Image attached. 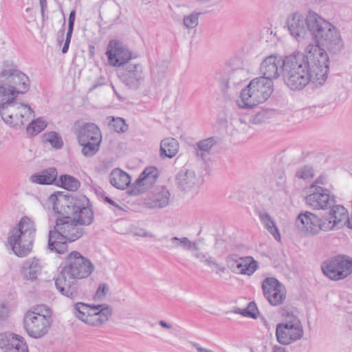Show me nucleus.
<instances>
[{"instance_id": "f257e3e1", "label": "nucleus", "mask_w": 352, "mask_h": 352, "mask_svg": "<svg viewBox=\"0 0 352 352\" xmlns=\"http://www.w3.org/2000/svg\"><path fill=\"white\" fill-rule=\"evenodd\" d=\"M305 54L294 52L283 58V73L316 70L319 85L324 83L329 70V59L326 52L318 45L309 44Z\"/></svg>"}, {"instance_id": "f03ea898", "label": "nucleus", "mask_w": 352, "mask_h": 352, "mask_svg": "<svg viewBox=\"0 0 352 352\" xmlns=\"http://www.w3.org/2000/svg\"><path fill=\"white\" fill-rule=\"evenodd\" d=\"M94 270V265L89 259L78 252H72L66 258L65 265L55 280L57 289L64 296L76 299L79 296L76 279L89 276Z\"/></svg>"}, {"instance_id": "7ed1b4c3", "label": "nucleus", "mask_w": 352, "mask_h": 352, "mask_svg": "<svg viewBox=\"0 0 352 352\" xmlns=\"http://www.w3.org/2000/svg\"><path fill=\"white\" fill-rule=\"evenodd\" d=\"M0 78V113L3 120L8 125L21 127L29 119L34 116V111L28 104L16 101L17 95L14 88L10 87Z\"/></svg>"}, {"instance_id": "20e7f679", "label": "nucleus", "mask_w": 352, "mask_h": 352, "mask_svg": "<svg viewBox=\"0 0 352 352\" xmlns=\"http://www.w3.org/2000/svg\"><path fill=\"white\" fill-rule=\"evenodd\" d=\"M86 234V230L72 217L60 215L56 219L54 230L49 232L47 248L50 252L63 254L68 251L67 242H74Z\"/></svg>"}, {"instance_id": "39448f33", "label": "nucleus", "mask_w": 352, "mask_h": 352, "mask_svg": "<svg viewBox=\"0 0 352 352\" xmlns=\"http://www.w3.org/2000/svg\"><path fill=\"white\" fill-rule=\"evenodd\" d=\"M54 210L60 215L72 217L82 227L90 226L94 220V213L89 199L82 195L52 196Z\"/></svg>"}, {"instance_id": "423d86ee", "label": "nucleus", "mask_w": 352, "mask_h": 352, "mask_svg": "<svg viewBox=\"0 0 352 352\" xmlns=\"http://www.w3.org/2000/svg\"><path fill=\"white\" fill-rule=\"evenodd\" d=\"M35 232L34 221L27 217H22L17 226L10 231L8 242L16 255L23 257L31 252Z\"/></svg>"}, {"instance_id": "0eeeda50", "label": "nucleus", "mask_w": 352, "mask_h": 352, "mask_svg": "<svg viewBox=\"0 0 352 352\" xmlns=\"http://www.w3.org/2000/svg\"><path fill=\"white\" fill-rule=\"evenodd\" d=\"M273 82L266 78L258 77L252 80L242 89L238 105L242 109H250L267 100L274 91Z\"/></svg>"}, {"instance_id": "6e6552de", "label": "nucleus", "mask_w": 352, "mask_h": 352, "mask_svg": "<svg viewBox=\"0 0 352 352\" xmlns=\"http://www.w3.org/2000/svg\"><path fill=\"white\" fill-rule=\"evenodd\" d=\"M52 310L45 305L32 307L25 315L24 326L28 334L34 338L44 336L51 326Z\"/></svg>"}, {"instance_id": "1a4fd4ad", "label": "nucleus", "mask_w": 352, "mask_h": 352, "mask_svg": "<svg viewBox=\"0 0 352 352\" xmlns=\"http://www.w3.org/2000/svg\"><path fill=\"white\" fill-rule=\"evenodd\" d=\"M312 36L316 42L314 45H318L324 51L326 49L332 54L340 52L344 47L339 30L322 18Z\"/></svg>"}, {"instance_id": "9d476101", "label": "nucleus", "mask_w": 352, "mask_h": 352, "mask_svg": "<svg viewBox=\"0 0 352 352\" xmlns=\"http://www.w3.org/2000/svg\"><path fill=\"white\" fill-rule=\"evenodd\" d=\"M111 314V308L106 305L90 306L83 302H77L74 306L76 317L91 326H101L109 320Z\"/></svg>"}, {"instance_id": "9b49d317", "label": "nucleus", "mask_w": 352, "mask_h": 352, "mask_svg": "<svg viewBox=\"0 0 352 352\" xmlns=\"http://www.w3.org/2000/svg\"><path fill=\"white\" fill-rule=\"evenodd\" d=\"M320 19L321 17L313 12H310L307 16L296 12L287 18V25L291 36L298 41L305 37L307 31L313 35Z\"/></svg>"}, {"instance_id": "f8f14e48", "label": "nucleus", "mask_w": 352, "mask_h": 352, "mask_svg": "<svg viewBox=\"0 0 352 352\" xmlns=\"http://www.w3.org/2000/svg\"><path fill=\"white\" fill-rule=\"evenodd\" d=\"M321 269L331 280H343L352 274V258L345 254L336 255L324 261Z\"/></svg>"}, {"instance_id": "ddd939ff", "label": "nucleus", "mask_w": 352, "mask_h": 352, "mask_svg": "<svg viewBox=\"0 0 352 352\" xmlns=\"http://www.w3.org/2000/svg\"><path fill=\"white\" fill-rule=\"evenodd\" d=\"M78 143L82 148V153L86 157L94 155L100 148L102 135L100 129L94 123H85L78 130Z\"/></svg>"}, {"instance_id": "4468645a", "label": "nucleus", "mask_w": 352, "mask_h": 352, "mask_svg": "<svg viewBox=\"0 0 352 352\" xmlns=\"http://www.w3.org/2000/svg\"><path fill=\"white\" fill-rule=\"evenodd\" d=\"M0 78L8 84L10 87L16 88L14 93L18 96L26 93L30 87L28 77L18 69L12 63H5L0 71Z\"/></svg>"}, {"instance_id": "2eb2a0df", "label": "nucleus", "mask_w": 352, "mask_h": 352, "mask_svg": "<svg viewBox=\"0 0 352 352\" xmlns=\"http://www.w3.org/2000/svg\"><path fill=\"white\" fill-rule=\"evenodd\" d=\"M296 226L298 229L313 236L318 234L320 231H329L324 214L322 218H319L315 214L307 211L298 214Z\"/></svg>"}, {"instance_id": "dca6fc26", "label": "nucleus", "mask_w": 352, "mask_h": 352, "mask_svg": "<svg viewBox=\"0 0 352 352\" xmlns=\"http://www.w3.org/2000/svg\"><path fill=\"white\" fill-rule=\"evenodd\" d=\"M306 204L316 210H326L336 204L334 196L330 195L327 188L316 184L310 186V194L305 197Z\"/></svg>"}, {"instance_id": "f3484780", "label": "nucleus", "mask_w": 352, "mask_h": 352, "mask_svg": "<svg viewBox=\"0 0 352 352\" xmlns=\"http://www.w3.org/2000/svg\"><path fill=\"white\" fill-rule=\"evenodd\" d=\"M228 267L234 273L252 276L258 269V263L252 256H239L236 254L226 257Z\"/></svg>"}, {"instance_id": "a211bd4d", "label": "nucleus", "mask_w": 352, "mask_h": 352, "mask_svg": "<svg viewBox=\"0 0 352 352\" xmlns=\"http://www.w3.org/2000/svg\"><path fill=\"white\" fill-rule=\"evenodd\" d=\"M263 296L272 306H278L286 298L285 286L276 278L268 277L262 282Z\"/></svg>"}, {"instance_id": "6ab92c4d", "label": "nucleus", "mask_w": 352, "mask_h": 352, "mask_svg": "<svg viewBox=\"0 0 352 352\" xmlns=\"http://www.w3.org/2000/svg\"><path fill=\"white\" fill-rule=\"evenodd\" d=\"M119 78L129 89H137L144 82L145 74L140 64H130L120 69Z\"/></svg>"}, {"instance_id": "aec40b11", "label": "nucleus", "mask_w": 352, "mask_h": 352, "mask_svg": "<svg viewBox=\"0 0 352 352\" xmlns=\"http://www.w3.org/2000/svg\"><path fill=\"white\" fill-rule=\"evenodd\" d=\"M317 71L296 72L283 73L285 84L292 90H300L303 89L309 82L319 84V80L316 76Z\"/></svg>"}, {"instance_id": "412c9836", "label": "nucleus", "mask_w": 352, "mask_h": 352, "mask_svg": "<svg viewBox=\"0 0 352 352\" xmlns=\"http://www.w3.org/2000/svg\"><path fill=\"white\" fill-rule=\"evenodd\" d=\"M106 54L110 65L114 67L123 65L132 58V54L127 47L117 40L109 43Z\"/></svg>"}, {"instance_id": "4be33fe9", "label": "nucleus", "mask_w": 352, "mask_h": 352, "mask_svg": "<svg viewBox=\"0 0 352 352\" xmlns=\"http://www.w3.org/2000/svg\"><path fill=\"white\" fill-rule=\"evenodd\" d=\"M160 175L159 170L154 166L144 168L139 177L132 184V192L135 195H140L148 190L156 183Z\"/></svg>"}, {"instance_id": "5701e85b", "label": "nucleus", "mask_w": 352, "mask_h": 352, "mask_svg": "<svg viewBox=\"0 0 352 352\" xmlns=\"http://www.w3.org/2000/svg\"><path fill=\"white\" fill-rule=\"evenodd\" d=\"M303 327H291L287 324L278 323L276 327V337L281 345H289L303 336Z\"/></svg>"}, {"instance_id": "b1692460", "label": "nucleus", "mask_w": 352, "mask_h": 352, "mask_svg": "<svg viewBox=\"0 0 352 352\" xmlns=\"http://www.w3.org/2000/svg\"><path fill=\"white\" fill-rule=\"evenodd\" d=\"M283 59L280 56L270 55L266 57L261 64L260 71L263 78L272 81L283 73Z\"/></svg>"}, {"instance_id": "393cba45", "label": "nucleus", "mask_w": 352, "mask_h": 352, "mask_svg": "<svg viewBox=\"0 0 352 352\" xmlns=\"http://www.w3.org/2000/svg\"><path fill=\"white\" fill-rule=\"evenodd\" d=\"M204 182L200 175H197L195 172L187 167H183L177 175V185L182 191L189 192L193 189L197 188Z\"/></svg>"}, {"instance_id": "a878e982", "label": "nucleus", "mask_w": 352, "mask_h": 352, "mask_svg": "<svg viewBox=\"0 0 352 352\" xmlns=\"http://www.w3.org/2000/svg\"><path fill=\"white\" fill-rule=\"evenodd\" d=\"M0 348L3 352H28L23 338L10 333H0Z\"/></svg>"}, {"instance_id": "bb28decb", "label": "nucleus", "mask_w": 352, "mask_h": 352, "mask_svg": "<svg viewBox=\"0 0 352 352\" xmlns=\"http://www.w3.org/2000/svg\"><path fill=\"white\" fill-rule=\"evenodd\" d=\"M329 208V212L324 214V217L330 231L339 226L340 223L347 217L348 212L344 207L336 204Z\"/></svg>"}, {"instance_id": "cd10ccee", "label": "nucleus", "mask_w": 352, "mask_h": 352, "mask_svg": "<svg viewBox=\"0 0 352 352\" xmlns=\"http://www.w3.org/2000/svg\"><path fill=\"white\" fill-rule=\"evenodd\" d=\"M220 142L221 139L217 137H210L198 142L195 148L197 159L202 160L204 164H206L210 160V149Z\"/></svg>"}, {"instance_id": "c85d7f7f", "label": "nucleus", "mask_w": 352, "mask_h": 352, "mask_svg": "<svg viewBox=\"0 0 352 352\" xmlns=\"http://www.w3.org/2000/svg\"><path fill=\"white\" fill-rule=\"evenodd\" d=\"M111 184L118 189H125L131 183V177L120 168H114L109 175Z\"/></svg>"}, {"instance_id": "c756f323", "label": "nucleus", "mask_w": 352, "mask_h": 352, "mask_svg": "<svg viewBox=\"0 0 352 352\" xmlns=\"http://www.w3.org/2000/svg\"><path fill=\"white\" fill-rule=\"evenodd\" d=\"M41 270V265L39 260L34 258L27 261L22 267L23 278L28 280H34Z\"/></svg>"}, {"instance_id": "7c9ffc66", "label": "nucleus", "mask_w": 352, "mask_h": 352, "mask_svg": "<svg viewBox=\"0 0 352 352\" xmlns=\"http://www.w3.org/2000/svg\"><path fill=\"white\" fill-rule=\"evenodd\" d=\"M57 177V171L54 168H50L41 171L40 173L31 176L30 180L32 183L38 184H51Z\"/></svg>"}, {"instance_id": "2f4dec72", "label": "nucleus", "mask_w": 352, "mask_h": 352, "mask_svg": "<svg viewBox=\"0 0 352 352\" xmlns=\"http://www.w3.org/2000/svg\"><path fill=\"white\" fill-rule=\"evenodd\" d=\"M282 322L280 324H287L291 327H302L301 321L296 314V309L293 307L286 306L281 309Z\"/></svg>"}, {"instance_id": "473e14b6", "label": "nucleus", "mask_w": 352, "mask_h": 352, "mask_svg": "<svg viewBox=\"0 0 352 352\" xmlns=\"http://www.w3.org/2000/svg\"><path fill=\"white\" fill-rule=\"evenodd\" d=\"M160 156L162 158H172L176 155V140L174 138H165L161 142Z\"/></svg>"}, {"instance_id": "72a5a7b5", "label": "nucleus", "mask_w": 352, "mask_h": 352, "mask_svg": "<svg viewBox=\"0 0 352 352\" xmlns=\"http://www.w3.org/2000/svg\"><path fill=\"white\" fill-rule=\"evenodd\" d=\"M258 216L265 228L272 234L274 238L276 241H280V234L275 223L271 219L270 214L267 212H259Z\"/></svg>"}, {"instance_id": "f704fd0d", "label": "nucleus", "mask_w": 352, "mask_h": 352, "mask_svg": "<svg viewBox=\"0 0 352 352\" xmlns=\"http://www.w3.org/2000/svg\"><path fill=\"white\" fill-rule=\"evenodd\" d=\"M60 186L69 191H76L80 186V182L75 177L63 175L59 178Z\"/></svg>"}, {"instance_id": "c9c22d12", "label": "nucleus", "mask_w": 352, "mask_h": 352, "mask_svg": "<svg viewBox=\"0 0 352 352\" xmlns=\"http://www.w3.org/2000/svg\"><path fill=\"white\" fill-rule=\"evenodd\" d=\"M47 124L42 118L33 120L27 127V133L31 135H36L45 129Z\"/></svg>"}, {"instance_id": "e433bc0d", "label": "nucleus", "mask_w": 352, "mask_h": 352, "mask_svg": "<svg viewBox=\"0 0 352 352\" xmlns=\"http://www.w3.org/2000/svg\"><path fill=\"white\" fill-rule=\"evenodd\" d=\"M43 138L44 142L50 143L51 146L55 148L59 149L63 145L62 138L55 131L45 133Z\"/></svg>"}, {"instance_id": "4c0bfd02", "label": "nucleus", "mask_w": 352, "mask_h": 352, "mask_svg": "<svg viewBox=\"0 0 352 352\" xmlns=\"http://www.w3.org/2000/svg\"><path fill=\"white\" fill-rule=\"evenodd\" d=\"M177 247L186 251H198L197 243L189 240L187 237L177 238Z\"/></svg>"}, {"instance_id": "58836bf2", "label": "nucleus", "mask_w": 352, "mask_h": 352, "mask_svg": "<svg viewBox=\"0 0 352 352\" xmlns=\"http://www.w3.org/2000/svg\"><path fill=\"white\" fill-rule=\"evenodd\" d=\"M200 12H192L184 17L183 22L185 27L188 29H192L196 28L199 23V16Z\"/></svg>"}, {"instance_id": "ea45409f", "label": "nucleus", "mask_w": 352, "mask_h": 352, "mask_svg": "<svg viewBox=\"0 0 352 352\" xmlns=\"http://www.w3.org/2000/svg\"><path fill=\"white\" fill-rule=\"evenodd\" d=\"M110 126L117 133H123L127 130V125L123 118H111V122L109 123Z\"/></svg>"}, {"instance_id": "a19ab883", "label": "nucleus", "mask_w": 352, "mask_h": 352, "mask_svg": "<svg viewBox=\"0 0 352 352\" xmlns=\"http://www.w3.org/2000/svg\"><path fill=\"white\" fill-rule=\"evenodd\" d=\"M242 74L243 72L241 70L232 71L227 79V87H229L230 85H239L241 82H242L243 80L241 78Z\"/></svg>"}, {"instance_id": "79ce46f5", "label": "nucleus", "mask_w": 352, "mask_h": 352, "mask_svg": "<svg viewBox=\"0 0 352 352\" xmlns=\"http://www.w3.org/2000/svg\"><path fill=\"white\" fill-rule=\"evenodd\" d=\"M258 312L257 307L254 302H249L248 307L244 309V312L243 313V316L248 318H251L253 319H256L257 318L256 313Z\"/></svg>"}, {"instance_id": "37998d69", "label": "nucleus", "mask_w": 352, "mask_h": 352, "mask_svg": "<svg viewBox=\"0 0 352 352\" xmlns=\"http://www.w3.org/2000/svg\"><path fill=\"white\" fill-rule=\"evenodd\" d=\"M296 175L300 179H307L313 177V170L311 167L305 166L296 172Z\"/></svg>"}, {"instance_id": "c03bdc74", "label": "nucleus", "mask_w": 352, "mask_h": 352, "mask_svg": "<svg viewBox=\"0 0 352 352\" xmlns=\"http://www.w3.org/2000/svg\"><path fill=\"white\" fill-rule=\"evenodd\" d=\"M108 286L107 284L105 283H102L99 285V287H98V289L96 292V294H95V298L96 299H98V300H102L103 299L107 292H108Z\"/></svg>"}, {"instance_id": "a18cd8bd", "label": "nucleus", "mask_w": 352, "mask_h": 352, "mask_svg": "<svg viewBox=\"0 0 352 352\" xmlns=\"http://www.w3.org/2000/svg\"><path fill=\"white\" fill-rule=\"evenodd\" d=\"M204 262L210 267H214L219 270L221 272H224L226 270V267L224 266L221 265L218 263L216 262V261L211 256L206 257Z\"/></svg>"}, {"instance_id": "49530a36", "label": "nucleus", "mask_w": 352, "mask_h": 352, "mask_svg": "<svg viewBox=\"0 0 352 352\" xmlns=\"http://www.w3.org/2000/svg\"><path fill=\"white\" fill-rule=\"evenodd\" d=\"M75 21V10H72L69 16L67 32H73Z\"/></svg>"}, {"instance_id": "de8ad7c7", "label": "nucleus", "mask_w": 352, "mask_h": 352, "mask_svg": "<svg viewBox=\"0 0 352 352\" xmlns=\"http://www.w3.org/2000/svg\"><path fill=\"white\" fill-rule=\"evenodd\" d=\"M72 35V33L67 32L66 38H65V44H64V45L63 47V49H62V52L63 54L67 53V51H68L69 43H70V41H71Z\"/></svg>"}, {"instance_id": "09e8293b", "label": "nucleus", "mask_w": 352, "mask_h": 352, "mask_svg": "<svg viewBox=\"0 0 352 352\" xmlns=\"http://www.w3.org/2000/svg\"><path fill=\"white\" fill-rule=\"evenodd\" d=\"M8 308L4 305H0V322L3 321L8 317Z\"/></svg>"}, {"instance_id": "8fccbe9b", "label": "nucleus", "mask_w": 352, "mask_h": 352, "mask_svg": "<svg viewBox=\"0 0 352 352\" xmlns=\"http://www.w3.org/2000/svg\"><path fill=\"white\" fill-rule=\"evenodd\" d=\"M159 324L163 327V328H165L166 329H173V325L171 324V323H169V322H167L164 320H160L159 321Z\"/></svg>"}, {"instance_id": "3c124183", "label": "nucleus", "mask_w": 352, "mask_h": 352, "mask_svg": "<svg viewBox=\"0 0 352 352\" xmlns=\"http://www.w3.org/2000/svg\"><path fill=\"white\" fill-rule=\"evenodd\" d=\"M192 345L197 349V351L198 352H214L213 351H212L210 349L201 347L197 343H193Z\"/></svg>"}, {"instance_id": "603ef678", "label": "nucleus", "mask_w": 352, "mask_h": 352, "mask_svg": "<svg viewBox=\"0 0 352 352\" xmlns=\"http://www.w3.org/2000/svg\"><path fill=\"white\" fill-rule=\"evenodd\" d=\"M199 250V249L198 250ZM192 253V255L198 258V259H202V258H206V255L202 252H200L199 251H191Z\"/></svg>"}, {"instance_id": "864d4df0", "label": "nucleus", "mask_w": 352, "mask_h": 352, "mask_svg": "<svg viewBox=\"0 0 352 352\" xmlns=\"http://www.w3.org/2000/svg\"><path fill=\"white\" fill-rule=\"evenodd\" d=\"M272 352H287V351H286L285 348L282 347L281 346L274 345L273 346Z\"/></svg>"}, {"instance_id": "5fc2aeb1", "label": "nucleus", "mask_w": 352, "mask_h": 352, "mask_svg": "<svg viewBox=\"0 0 352 352\" xmlns=\"http://www.w3.org/2000/svg\"><path fill=\"white\" fill-rule=\"evenodd\" d=\"M233 312L235 314H241L243 316V313L244 312V309H241L239 307H234L233 309Z\"/></svg>"}, {"instance_id": "6e6d98bb", "label": "nucleus", "mask_w": 352, "mask_h": 352, "mask_svg": "<svg viewBox=\"0 0 352 352\" xmlns=\"http://www.w3.org/2000/svg\"><path fill=\"white\" fill-rule=\"evenodd\" d=\"M104 200H105L107 203L110 204H111V205H112V206H114L118 207V208L119 207V206H118V205H117V204H116V203H115V202H114L111 199H110V198H109V197H106L104 198Z\"/></svg>"}, {"instance_id": "4d7b16f0", "label": "nucleus", "mask_w": 352, "mask_h": 352, "mask_svg": "<svg viewBox=\"0 0 352 352\" xmlns=\"http://www.w3.org/2000/svg\"><path fill=\"white\" fill-rule=\"evenodd\" d=\"M40 5L41 7L42 12H43V10L47 6V1L46 0H40Z\"/></svg>"}, {"instance_id": "13d9d810", "label": "nucleus", "mask_w": 352, "mask_h": 352, "mask_svg": "<svg viewBox=\"0 0 352 352\" xmlns=\"http://www.w3.org/2000/svg\"><path fill=\"white\" fill-rule=\"evenodd\" d=\"M167 203H168V199L166 197V198H164V200H163V204H160V206L161 207H163V206H164L165 205H166V204H167Z\"/></svg>"}, {"instance_id": "bf43d9fd", "label": "nucleus", "mask_w": 352, "mask_h": 352, "mask_svg": "<svg viewBox=\"0 0 352 352\" xmlns=\"http://www.w3.org/2000/svg\"><path fill=\"white\" fill-rule=\"evenodd\" d=\"M313 184H316V185H317L318 184H322V180H320V179H317L316 180V182H314Z\"/></svg>"}, {"instance_id": "052dcab7", "label": "nucleus", "mask_w": 352, "mask_h": 352, "mask_svg": "<svg viewBox=\"0 0 352 352\" xmlns=\"http://www.w3.org/2000/svg\"><path fill=\"white\" fill-rule=\"evenodd\" d=\"M197 1H199V2H202V3H205V2H208L210 1V0H196Z\"/></svg>"}, {"instance_id": "680f3d73", "label": "nucleus", "mask_w": 352, "mask_h": 352, "mask_svg": "<svg viewBox=\"0 0 352 352\" xmlns=\"http://www.w3.org/2000/svg\"><path fill=\"white\" fill-rule=\"evenodd\" d=\"M172 241H176V236H175V237H173V238H172Z\"/></svg>"}]
</instances>
